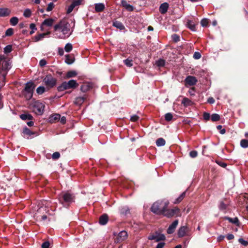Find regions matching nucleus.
<instances>
[{
    "mask_svg": "<svg viewBox=\"0 0 248 248\" xmlns=\"http://www.w3.org/2000/svg\"><path fill=\"white\" fill-rule=\"evenodd\" d=\"M56 34L61 39L68 37L71 34L70 26L68 19H63L54 27Z\"/></svg>",
    "mask_w": 248,
    "mask_h": 248,
    "instance_id": "f257e3e1",
    "label": "nucleus"
},
{
    "mask_svg": "<svg viewBox=\"0 0 248 248\" xmlns=\"http://www.w3.org/2000/svg\"><path fill=\"white\" fill-rule=\"evenodd\" d=\"M0 76L4 79L6 76L8 71L11 67V62L10 60L5 55H0Z\"/></svg>",
    "mask_w": 248,
    "mask_h": 248,
    "instance_id": "f03ea898",
    "label": "nucleus"
},
{
    "mask_svg": "<svg viewBox=\"0 0 248 248\" xmlns=\"http://www.w3.org/2000/svg\"><path fill=\"white\" fill-rule=\"evenodd\" d=\"M169 203V201L166 200L157 201L153 204L151 211L156 214L164 215Z\"/></svg>",
    "mask_w": 248,
    "mask_h": 248,
    "instance_id": "7ed1b4c3",
    "label": "nucleus"
},
{
    "mask_svg": "<svg viewBox=\"0 0 248 248\" xmlns=\"http://www.w3.org/2000/svg\"><path fill=\"white\" fill-rule=\"evenodd\" d=\"M78 86V83L76 80L74 79L70 80L66 82H63L58 88V91L59 92H62L64 90L72 89H75Z\"/></svg>",
    "mask_w": 248,
    "mask_h": 248,
    "instance_id": "20e7f679",
    "label": "nucleus"
},
{
    "mask_svg": "<svg viewBox=\"0 0 248 248\" xmlns=\"http://www.w3.org/2000/svg\"><path fill=\"white\" fill-rule=\"evenodd\" d=\"M75 196L68 192L62 193L59 196V201L63 205H68L74 202Z\"/></svg>",
    "mask_w": 248,
    "mask_h": 248,
    "instance_id": "39448f33",
    "label": "nucleus"
},
{
    "mask_svg": "<svg viewBox=\"0 0 248 248\" xmlns=\"http://www.w3.org/2000/svg\"><path fill=\"white\" fill-rule=\"evenodd\" d=\"M34 88V86L32 82H29L26 83L24 90V94L27 99L31 98Z\"/></svg>",
    "mask_w": 248,
    "mask_h": 248,
    "instance_id": "423d86ee",
    "label": "nucleus"
},
{
    "mask_svg": "<svg viewBox=\"0 0 248 248\" xmlns=\"http://www.w3.org/2000/svg\"><path fill=\"white\" fill-rule=\"evenodd\" d=\"M56 79L51 75H47L43 79V82L48 89L51 88L55 86Z\"/></svg>",
    "mask_w": 248,
    "mask_h": 248,
    "instance_id": "0eeeda50",
    "label": "nucleus"
},
{
    "mask_svg": "<svg viewBox=\"0 0 248 248\" xmlns=\"http://www.w3.org/2000/svg\"><path fill=\"white\" fill-rule=\"evenodd\" d=\"M44 105L40 102H35L33 107V111L37 115H41L44 109Z\"/></svg>",
    "mask_w": 248,
    "mask_h": 248,
    "instance_id": "6e6552de",
    "label": "nucleus"
},
{
    "mask_svg": "<svg viewBox=\"0 0 248 248\" xmlns=\"http://www.w3.org/2000/svg\"><path fill=\"white\" fill-rule=\"evenodd\" d=\"M180 214V210L177 207H175L172 209H166L164 216L168 217H170L173 216H178Z\"/></svg>",
    "mask_w": 248,
    "mask_h": 248,
    "instance_id": "1a4fd4ad",
    "label": "nucleus"
},
{
    "mask_svg": "<svg viewBox=\"0 0 248 248\" xmlns=\"http://www.w3.org/2000/svg\"><path fill=\"white\" fill-rule=\"evenodd\" d=\"M47 210V208L46 206L43 207L41 206L40 207L38 210H37V213H36L35 216L36 217L37 219L38 220H45L47 218V216L46 215H39V214H43L44 213V211H46Z\"/></svg>",
    "mask_w": 248,
    "mask_h": 248,
    "instance_id": "9d476101",
    "label": "nucleus"
},
{
    "mask_svg": "<svg viewBox=\"0 0 248 248\" xmlns=\"http://www.w3.org/2000/svg\"><path fill=\"white\" fill-rule=\"evenodd\" d=\"M197 82V78L193 76H188L185 79V86L186 87L191 86L195 85Z\"/></svg>",
    "mask_w": 248,
    "mask_h": 248,
    "instance_id": "9b49d317",
    "label": "nucleus"
},
{
    "mask_svg": "<svg viewBox=\"0 0 248 248\" xmlns=\"http://www.w3.org/2000/svg\"><path fill=\"white\" fill-rule=\"evenodd\" d=\"M148 239L149 240H154L156 242H158L161 240H164L165 239V236L163 234L155 233L149 236Z\"/></svg>",
    "mask_w": 248,
    "mask_h": 248,
    "instance_id": "f8f14e48",
    "label": "nucleus"
},
{
    "mask_svg": "<svg viewBox=\"0 0 248 248\" xmlns=\"http://www.w3.org/2000/svg\"><path fill=\"white\" fill-rule=\"evenodd\" d=\"M55 22V20L53 18H47L45 19L42 23L41 25V30L42 31H44V27L45 26L47 27H51L54 22Z\"/></svg>",
    "mask_w": 248,
    "mask_h": 248,
    "instance_id": "ddd939ff",
    "label": "nucleus"
},
{
    "mask_svg": "<svg viewBox=\"0 0 248 248\" xmlns=\"http://www.w3.org/2000/svg\"><path fill=\"white\" fill-rule=\"evenodd\" d=\"M188 231V228L186 226L181 227L178 231V235L179 237L185 236Z\"/></svg>",
    "mask_w": 248,
    "mask_h": 248,
    "instance_id": "4468645a",
    "label": "nucleus"
},
{
    "mask_svg": "<svg viewBox=\"0 0 248 248\" xmlns=\"http://www.w3.org/2000/svg\"><path fill=\"white\" fill-rule=\"evenodd\" d=\"M178 220H175V221H174L172 223V224L169 226V227L167 230V233L168 234L173 233L174 232L175 230L178 225Z\"/></svg>",
    "mask_w": 248,
    "mask_h": 248,
    "instance_id": "2eb2a0df",
    "label": "nucleus"
},
{
    "mask_svg": "<svg viewBox=\"0 0 248 248\" xmlns=\"http://www.w3.org/2000/svg\"><path fill=\"white\" fill-rule=\"evenodd\" d=\"M92 88V84L90 82H84L80 87V90L83 92H86Z\"/></svg>",
    "mask_w": 248,
    "mask_h": 248,
    "instance_id": "dca6fc26",
    "label": "nucleus"
},
{
    "mask_svg": "<svg viewBox=\"0 0 248 248\" xmlns=\"http://www.w3.org/2000/svg\"><path fill=\"white\" fill-rule=\"evenodd\" d=\"M60 119V115L59 114H54L50 116L48 121L51 123H55L59 121Z\"/></svg>",
    "mask_w": 248,
    "mask_h": 248,
    "instance_id": "f3484780",
    "label": "nucleus"
},
{
    "mask_svg": "<svg viewBox=\"0 0 248 248\" xmlns=\"http://www.w3.org/2000/svg\"><path fill=\"white\" fill-rule=\"evenodd\" d=\"M127 237V233L124 231H121L118 235V241H122L124 240Z\"/></svg>",
    "mask_w": 248,
    "mask_h": 248,
    "instance_id": "a211bd4d",
    "label": "nucleus"
},
{
    "mask_svg": "<svg viewBox=\"0 0 248 248\" xmlns=\"http://www.w3.org/2000/svg\"><path fill=\"white\" fill-rule=\"evenodd\" d=\"M87 99V96L84 95L83 96L77 97L75 100V104L78 105H81L82 104L85 100Z\"/></svg>",
    "mask_w": 248,
    "mask_h": 248,
    "instance_id": "6ab92c4d",
    "label": "nucleus"
},
{
    "mask_svg": "<svg viewBox=\"0 0 248 248\" xmlns=\"http://www.w3.org/2000/svg\"><path fill=\"white\" fill-rule=\"evenodd\" d=\"M169 4L167 2H164L161 4L159 7V11L161 14H165L168 9Z\"/></svg>",
    "mask_w": 248,
    "mask_h": 248,
    "instance_id": "aec40b11",
    "label": "nucleus"
},
{
    "mask_svg": "<svg viewBox=\"0 0 248 248\" xmlns=\"http://www.w3.org/2000/svg\"><path fill=\"white\" fill-rule=\"evenodd\" d=\"M108 219V216L106 214L103 215L100 217L99 222L101 225H104L107 223Z\"/></svg>",
    "mask_w": 248,
    "mask_h": 248,
    "instance_id": "412c9836",
    "label": "nucleus"
},
{
    "mask_svg": "<svg viewBox=\"0 0 248 248\" xmlns=\"http://www.w3.org/2000/svg\"><path fill=\"white\" fill-rule=\"evenodd\" d=\"M122 5L129 11L133 10V7L130 4H128L126 1L123 0L121 1Z\"/></svg>",
    "mask_w": 248,
    "mask_h": 248,
    "instance_id": "4be33fe9",
    "label": "nucleus"
},
{
    "mask_svg": "<svg viewBox=\"0 0 248 248\" xmlns=\"http://www.w3.org/2000/svg\"><path fill=\"white\" fill-rule=\"evenodd\" d=\"M11 11L8 8H0V16H8Z\"/></svg>",
    "mask_w": 248,
    "mask_h": 248,
    "instance_id": "5701e85b",
    "label": "nucleus"
},
{
    "mask_svg": "<svg viewBox=\"0 0 248 248\" xmlns=\"http://www.w3.org/2000/svg\"><path fill=\"white\" fill-rule=\"evenodd\" d=\"M223 219L228 220L230 222L235 224L237 225H239V220L237 217L231 218L228 217H224Z\"/></svg>",
    "mask_w": 248,
    "mask_h": 248,
    "instance_id": "b1692460",
    "label": "nucleus"
},
{
    "mask_svg": "<svg viewBox=\"0 0 248 248\" xmlns=\"http://www.w3.org/2000/svg\"><path fill=\"white\" fill-rule=\"evenodd\" d=\"M74 58L72 55H65V62L68 64H71L74 62Z\"/></svg>",
    "mask_w": 248,
    "mask_h": 248,
    "instance_id": "393cba45",
    "label": "nucleus"
},
{
    "mask_svg": "<svg viewBox=\"0 0 248 248\" xmlns=\"http://www.w3.org/2000/svg\"><path fill=\"white\" fill-rule=\"evenodd\" d=\"M23 133L24 135H26V137H25L27 139H29L31 135L34 134L26 127L23 129Z\"/></svg>",
    "mask_w": 248,
    "mask_h": 248,
    "instance_id": "a878e982",
    "label": "nucleus"
},
{
    "mask_svg": "<svg viewBox=\"0 0 248 248\" xmlns=\"http://www.w3.org/2000/svg\"><path fill=\"white\" fill-rule=\"evenodd\" d=\"M77 74H78L76 71H69L67 72L65 78H71L75 77Z\"/></svg>",
    "mask_w": 248,
    "mask_h": 248,
    "instance_id": "bb28decb",
    "label": "nucleus"
},
{
    "mask_svg": "<svg viewBox=\"0 0 248 248\" xmlns=\"http://www.w3.org/2000/svg\"><path fill=\"white\" fill-rule=\"evenodd\" d=\"M104 8L105 6L103 3H99L95 5V10L97 12L102 11Z\"/></svg>",
    "mask_w": 248,
    "mask_h": 248,
    "instance_id": "cd10ccee",
    "label": "nucleus"
},
{
    "mask_svg": "<svg viewBox=\"0 0 248 248\" xmlns=\"http://www.w3.org/2000/svg\"><path fill=\"white\" fill-rule=\"evenodd\" d=\"M49 33L50 32L48 31L47 33L39 34L34 37V40L35 42H37L44 38L46 35L49 34Z\"/></svg>",
    "mask_w": 248,
    "mask_h": 248,
    "instance_id": "c85d7f7f",
    "label": "nucleus"
},
{
    "mask_svg": "<svg viewBox=\"0 0 248 248\" xmlns=\"http://www.w3.org/2000/svg\"><path fill=\"white\" fill-rule=\"evenodd\" d=\"M182 103L184 105V106L186 107L191 105L192 102L188 98L184 97L182 101Z\"/></svg>",
    "mask_w": 248,
    "mask_h": 248,
    "instance_id": "c756f323",
    "label": "nucleus"
},
{
    "mask_svg": "<svg viewBox=\"0 0 248 248\" xmlns=\"http://www.w3.org/2000/svg\"><path fill=\"white\" fill-rule=\"evenodd\" d=\"M113 25L117 28L119 29L120 30H123L124 28L123 24L118 21L113 22Z\"/></svg>",
    "mask_w": 248,
    "mask_h": 248,
    "instance_id": "7c9ffc66",
    "label": "nucleus"
},
{
    "mask_svg": "<svg viewBox=\"0 0 248 248\" xmlns=\"http://www.w3.org/2000/svg\"><path fill=\"white\" fill-rule=\"evenodd\" d=\"M20 118L23 120H32V116L29 114H22L20 115Z\"/></svg>",
    "mask_w": 248,
    "mask_h": 248,
    "instance_id": "2f4dec72",
    "label": "nucleus"
},
{
    "mask_svg": "<svg viewBox=\"0 0 248 248\" xmlns=\"http://www.w3.org/2000/svg\"><path fill=\"white\" fill-rule=\"evenodd\" d=\"M187 26L191 31H195V24L192 21L188 20L187 22Z\"/></svg>",
    "mask_w": 248,
    "mask_h": 248,
    "instance_id": "473e14b6",
    "label": "nucleus"
},
{
    "mask_svg": "<svg viewBox=\"0 0 248 248\" xmlns=\"http://www.w3.org/2000/svg\"><path fill=\"white\" fill-rule=\"evenodd\" d=\"M186 195V192H183L180 196L174 202V203L177 204L181 202L183 199L184 198Z\"/></svg>",
    "mask_w": 248,
    "mask_h": 248,
    "instance_id": "72a5a7b5",
    "label": "nucleus"
},
{
    "mask_svg": "<svg viewBox=\"0 0 248 248\" xmlns=\"http://www.w3.org/2000/svg\"><path fill=\"white\" fill-rule=\"evenodd\" d=\"M157 146H164L165 144V140L163 138H159L156 141Z\"/></svg>",
    "mask_w": 248,
    "mask_h": 248,
    "instance_id": "f704fd0d",
    "label": "nucleus"
},
{
    "mask_svg": "<svg viewBox=\"0 0 248 248\" xmlns=\"http://www.w3.org/2000/svg\"><path fill=\"white\" fill-rule=\"evenodd\" d=\"M18 22V18L16 17H13L10 20V23L12 26H16Z\"/></svg>",
    "mask_w": 248,
    "mask_h": 248,
    "instance_id": "c9c22d12",
    "label": "nucleus"
},
{
    "mask_svg": "<svg viewBox=\"0 0 248 248\" xmlns=\"http://www.w3.org/2000/svg\"><path fill=\"white\" fill-rule=\"evenodd\" d=\"M211 119L213 122L218 121L220 119V116L218 114L214 113L211 115Z\"/></svg>",
    "mask_w": 248,
    "mask_h": 248,
    "instance_id": "e433bc0d",
    "label": "nucleus"
},
{
    "mask_svg": "<svg viewBox=\"0 0 248 248\" xmlns=\"http://www.w3.org/2000/svg\"><path fill=\"white\" fill-rule=\"evenodd\" d=\"M73 48V46L71 44L67 43L65 45L64 47V50L67 52H70Z\"/></svg>",
    "mask_w": 248,
    "mask_h": 248,
    "instance_id": "4c0bfd02",
    "label": "nucleus"
},
{
    "mask_svg": "<svg viewBox=\"0 0 248 248\" xmlns=\"http://www.w3.org/2000/svg\"><path fill=\"white\" fill-rule=\"evenodd\" d=\"M241 146L243 148H246L248 147V140H242L240 142Z\"/></svg>",
    "mask_w": 248,
    "mask_h": 248,
    "instance_id": "58836bf2",
    "label": "nucleus"
},
{
    "mask_svg": "<svg viewBox=\"0 0 248 248\" xmlns=\"http://www.w3.org/2000/svg\"><path fill=\"white\" fill-rule=\"evenodd\" d=\"M12 46L11 45H7L4 48V52L5 53H9L12 51Z\"/></svg>",
    "mask_w": 248,
    "mask_h": 248,
    "instance_id": "ea45409f",
    "label": "nucleus"
},
{
    "mask_svg": "<svg viewBox=\"0 0 248 248\" xmlns=\"http://www.w3.org/2000/svg\"><path fill=\"white\" fill-rule=\"evenodd\" d=\"M209 23V20L207 18H203L201 21V24L202 27H207Z\"/></svg>",
    "mask_w": 248,
    "mask_h": 248,
    "instance_id": "a19ab883",
    "label": "nucleus"
},
{
    "mask_svg": "<svg viewBox=\"0 0 248 248\" xmlns=\"http://www.w3.org/2000/svg\"><path fill=\"white\" fill-rule=\"evenodd\" d=\"M120 213L123 215H126L129 213V210L127 207H123L120 210Z\"/></svg>",
    "mask_w": 248,
    "mask_h": 248,
    "instance_id": "79ce46f5",
    "label": "nucleus"
},
{
    "mask_svg": "<svg viewBox=\"0 0 248 248\" xmlns=\"http://www.w3.org/2000/svg\"><path fill=\"white\" fill-rule=\"evenodd\" d=\"M45 88L43 86H39L37 88L36 92L37 93L41 94L45 92Z\"/></svg>",
    "mask_w": 248,
    "mask_h": 248,
    "instance_id": "37998d69",
    "label": "nucleus"
},
{
    "mask_svg": "<svg viewBox=\"0 0 248 248\" xmlns=\"http://www.w3.org/2000/svg\"><path fill=\"white\" fill-rule=\"evenodd\" d=\"M173 116L171 113H167L165 115V119L167 121H170L172 120Z\"/></svg>",
    "mask_w": 248,
    "mask_h": 248,
    "instance_id": "c03bdc74",
    "label": "nucleus"
},
{
    "mask_svg": "<svg viewBox=\"0 0 248 248\" xmlns=\"http://www.w3.org/2000/svg\"><path fill=\"white\" fill-rule=\"evenodd\" d=\"M155 63L159 67L163 66L165 64V61L162 59H159Z\"/></svg>",
    "mask_w": 248,
    "mask_h": 248,
    "instance_id": "a18cd8bd",
    "label": "nucleus"
},
{
    "mask_svg": "<svg viewBox=\"0 0 248 248\" xmlns=\"http://www.w3.org/2000/svg\"><path fill=\"white\" fill-rule=\"evenodd\" d=\"M23 15L25 17H29L31 16V11L30 9H27L24 11Z\"/></svg>",
    "mask_w": 248,
    "mask_h": 248,
    "instance_id": "49530a36",
    "label": "nucleus"
},
{
    "mask_svg": "<svg viewBox=\"0 0 248 248\" xmlns=\"http://www.w3.org/2000/svg\"><path fill=\"white\" fill-rule=\"evenodd\" d=\"M82 0H72V4L75 7L81 3Z\"/></svg>",
    "mask_w": 248,
    "mask_h": 248,
    "instance_id": "de8ad7c7",
    "label": "nucleus"
},
{
    "mask_svg": "<svg viewBox=\"0 0 248 248\" xmlns=\"http://www.w3.org/2000/svg\"><path fill=\"white\" fill-rule=\"evenodd\" d=\"M124 63L126 66L128 67H131L133 65L132 61L129 59L125 60L124 61Z\"/></svg>",
    "mask_w": 248,
    "mask_h": 248,
    "instance_id": "09e8293b",
    "label": "nucleus"
},
{
    "mask_svg": "<svg viewBox=\"0 0 248 248\" xmlns=\"http://www.w3.org/2000/svg\"><path fill=\"white\" fill-rule=\"evenodd\" d=\"M50 244L48 241H46L44 242L42 245V248H50Z\"/></svg>",
    "mask_w": 248,
    "mask_h": 248,
    "instance_id": "8fccbe9b",
    "label": "nucleus"
},
{
    "mask_svg": "<svg viewBox=\"0 0 248 248\" xmlns=\"http://www.w3.org/2000/svg\"><path fill=\"white\" fill-rule=\"evenodd\" d=\"M227 207V205L223 202H220L219 205V208L220 210H225Z\"/></svg>",
    "mask_w": 248,
    "mask_h": 248,
    "instance_id": "3c124183",
    "label": "nucleus"
},
{
    "mask_svg": "<svg viewBox=\"0 0 248 248\" xmlns=\"http://www.w3.org/2000/svg\"><path fill=\"white\" fill-rule=\"evenodd\" d=\"M13 34V30L12 28H9L6 31L5 35L11 36Z\"/></svg>",
    "mask_w": 248,
    "mask_h": 248,
    "instance_id": "603ef678",
    "label": "nucleus"
},
{
    "mask_svg": "<svg viewBox=\"0 0 248 248\" xmlns=\"http://www.w3.org/2000/svg\"><path fill=\"white\" fill-rule=\"evenodd\" d=\"M198 155V152L196 151H192L189 153V155L192 158L196 157Z\"/></svg>",
    "mask_w": 248,
    "mask_h": 248,
    "instance_id": "864d4df0",
    "label": "nucleus"
},
{
    "mask_svg": "<svg viewBox=\"0 0 248 248\" xmlns=\"http://www.w3.org/2000/svg\"><path fill=\"white\" fill-rule=\"evenodd\" d=\"M52 157L53 159H57L60 157V154L58 152H56L53 154Z\"/></svg>",
    "mask_w": 248,
    "mask_h": 248,
    "instance_id": "5fc2aeb1",
    "label": "nucleus"
},
{
    "mask_svg": "<svg viewBox=\"0 0 248 248\" xmlns=\"http://www.w3.org/2000/svg\"><path fill=\"white\" fill-rule=\"evenodd\" d=\"M172 38L173 40L175 42H177L180 40V36L176 34H174L172 35Z\"/></svg>",
    "mask_w": 248,
    "mask_h": 248,
    "instance_id": "6e6d98bb",
    "label": "nucleus"
},
{
    "mask_svg": "<svg viewBox=\"0 0 248 248\" xmlns=\"http://www.w3.org/2000/svg\"><path fill=\"white\" fill-rule=\"evenodd\" d=\"M54 7V3L53 2H50L48 5V6L46 8V11H50L53 9Z\"/></svg>",
    "mask_w": 248,
    "mask_h": 248,
    "instance_id": "4d7b16f0",
    "label": "nucleus"
},
{
    "mask_svg": "<svg viewBox=\"0 0 248 248\" xmlns=\"http://www.w3.org/2000/svg\"><path fill=\"white\" fill-rule=\"evenodd\" d=\"M239 243H240L242 245L247 246L248 245V242L244 240L243 238H239L238 240Z\"/></svg>",
    "mask_w": 248,
    "mask_h": 248,
    "instance_id": "13d9d810",
    "label": "nucleus"
},
{
    "mask_svg": "<svg viewBox=\"0 0 248 248\" xmlns=\"http://www.w3.org/2000/svg\"><path fill=\"white\" fill-rule=\"evenodd\" d=\"M74 8V5H73L72 4H71L67 9V14H70L73 11Z\"/></svg>",
    "mask_w": 248,
    "mask_h": 248,
    "instance_id": "bf43d9fd",
    "label": "nucleus"
},
{
    "mask_svg": "<svg viewBox=\"0 0 248 248\" xmlns=\"http://www.w3.org/2000/svg\"><path fill=\"white\" fill-rule=\"evenodd\" d=\"M139 119V117L136 115H134L131 116L130 121L132 122H136Z\"/></svg>",
    "mask_w": 248,
    "mask_h": 248,
    "instance_id": "052dcab7",
    "label": "nucleus"
},
{
    "mask_svg": "<svg viewBox=\"0 0 248 248\" xmlns=\"http://www.w3.org/2000/svg\"><path fill=\"white\" fill-rule=\"evenodd\" d=\"M201 57V55L199 52H195L194 53L193 58L195 59L198 60V59H199Z\"/></svg>",
    "mask_w": 248,
    "mask_h": 248,
    "instance_id": "680f3d73",
    "label": "nucleus"
},
{
    "mask_svg": "<svg viewBox=\"0 0 248 248\" xmlns=\"http://www.w3.org/2000/svg\"><path fill=\"white\" fill-rule=\"evenodd\" d=\"M46 62L44 59L41 60L39 62V65L41 67L44 66L45 65H46Z\"/></svg>",
    "mask_w": 248,
    "mask_h": 248,
    "instance_id": "e2e57ef3",
    "label": "nucleus"
},
{
    "mask_svg": "<svg viewBox=\"0 0 248 248\" xmlns=\"http://www.w3.org/2000/svg\"><path fill=\"white\" fill-rule=\"evenodd\" d=\"M203 118L205 120H209L210 118V115L208 113H204L203 114Z\"/></svg>",
    "mask_w": 248,
    "mask_h": 248,
    "instance_id": "0e129e2a",
    "label": "nucleus"
},
{
    "mask_svg": "<svg viewBox=\"0 0 248 248\" xmlns=\"http://www.w3.org/2000/svg\"><path fill=\"white\" fill-rule=\"evenodd\" d=\"M165 243L164 242H160L156 246L155 248H163Z\"/></svg>",
    "mask_w": 248,
    "mask_h": 248,
    "instance_id": "69168bd1",
    "label": "nucleus"
},
{
    "mask_svg": "<svg viewBox=\"0 0 248 248\" xmlns=\"http://www.w3.org/2000/svg\"><path fill=\"white\" fill-rule=\"evenodd\" d=\"M59 121L61 124H64L66 123V118L64 116H62V117H60Z\"/></svg>",
    "mask_w": 248,
    "mask_h": 248,
    "instance_id": "338daca9",
    "label": "nucleus"
},
{
    "mask_svg": "<svg viewBox=\"0 0 248 248\" xmlns=\"http://www.w3.org/2000/svg\"><path fill=\"white\" fill-rule=\"evenodd\" d=\"M58 53L60 56H62L64 54V49L62 48H59Z\"/></svg>",
    "mask_w": 248,
    "mask_h": 248,
    "instance_id": "774afa93",
    "label": "nucleus"
}]
</instances>
